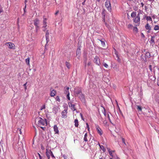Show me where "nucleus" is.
<instances>
[{
  "mask_svg": "<svg viewBox=\"0 0 159 159\" xmlns=\"http://www.w3.org/2000/svg\"><path fill=\"white\" fill-rule=\"evenodd\" d=\"M27 83V82H26V83L25 84L23 85V86H24V88H25V90H26L27 89V86H26Z\"/></svg>",
  "mask_w": 159,
  "mask_h": 159,
  "instance_id": "38",
  "label": "nucleus"
},
{
  "mask_svg": "<svg viewBox=\"0 0 159 159\" xmlns=\"http://www.w3.org/2000/svg\"><path fill=\"white\" fill-rule=\"evenodd\" d=\"M102 18L103 19V21L104 22H105V16L106 15V11L104 9H103L102 10Z\"/></svg>",
  "mask_w": 159,
  "mask_h": 159,
  "instance_id": "11",
  "label": "nucleus"
},
{
  "mask_svg": "<svg viewBox=\"0 0 159 159\" xmlns=\"http://www.w3.org/2000/svg\"><path fill=\"white\" fill-rule=\"evenodd\" d=\"M122 142L125 145H126V144L125 143V139H124V138H122Z\"/></svg>",
  "mask_w": 159,
  "mask_h": 159,
  "instance_id": "37",
  "label": "nucleus"
},
{
  "mask_svg": "<svg viewBox=\"0 0 159 159\" xmlns=\"http://www.w3.org/2000/svg\"><path fill=\"white\" fill-rule=\"evenodd\" d=\"M80 49V48H78L77 49L76 51V55L78 56L79 57H80V55L81 54V51Z\"/></svg>",
  "mask_w": 159,
  "mask_h": 159,
  "instance_id": "19",
  "label": "nucleus"
},
{
  "mask_svg": "<svg viewBox=\"0 0 159 159\" xmlns=\"http://www.w3.org/2000/svg\"><path fill=\"white\" fill-rule=\"evenodd\" d=\"M110 159H113L112 158H110Z\"/></svg>",
  "mask_w": 159,
  "mask_h": 159,
  "instance_id": "63",
  "label": "nucleus"
},
{
  "mask_svg": "<svg viewBox=\"0 0 159 159\" xmlns=\"http://www.w3.org/2000/svg\"><path fill=\"white\" fill-rule=\"evenodd\" d=\"M75 92L77 94L81 93V90L80 88H77L75 89Z\"/></svg>",
  "mask_w": 159,
  "mask_h": 159,
  "instance_id": "12",
  "label": "nucleus"
},
{
  "mask_svg": "<svg viewBox=\"0 0 159 159\" xmlns=\"http://www.w3.org/2000/svg\"><path fill=\"white\" fill-rule=\"evenodd\" d=\"M75 125L76 127H78L79 125V122L78 120L77 119H76L75 120Z\"/></svg>",
  "mask_w": 159,
  "mask_h": 159,
  "instance_id": "21",
  "label": "nucleus"
},
{
  "mask_svg": "<svg viewBox=\"0 0 159 159\" xmlns=\"http://www.w3.org/2000/svg\"><path fill=\"white\" fill-rule=\"evenodd\" d=\"M35 122L36 124L43 129V126L47 125L46 120L44 118H37L35 119Z\"/></svg>",
  "mask_w": 159,
  "mask_h": 159,
  "instance_id": "1",
  "label": "nucleus"
},
{
  "mask_svg": "<svg viewBox=\"0 0 159 159\" xmlns=\"http://www.w3.org/2000/svg\"><path fill=\"white\" fill-rule=\"evenodd\" d=\"M131 16L133 18V22L134 23L137 24L136 26H139L140 24V14L138 13L136 15V12H133L131 14Z\"/></svg>",
  "mask_w": 159,
  "mask_h": 159,
  "instance_id": "2",
  "label": "nucleus"
},
{
  "mask_svg": "<svg viewBox=\"0 0 159 159\" xmlns=\"http://www.w3.org/2000/svg\"><path fill=\"white\" fill-rule=\"evenodd\" d=\"M126 26L127 28L129 30H131L132 29L133 27V25L131 24H129L127 25Z\"/></svg>",
  "mask_w": 159,
  "mask_h": 159,
  "instance_id": "20",
  "label": "nucleus"
},
{
  "mask_svg": "<svg viewBox=\"0 0 159 159\" xmlns=\"http://www.w3.org/2000/svg\"><path fill=\"white\" fill-rule=\"evenodd\" d=\"M3 12V10L2 9V8L1 5H0V13H1Z\"/></svg>",
  "mask_w": 159,
  "mask_h": 159,
  "instance_id": "42",
  "label": "nucleus"
},
{
  "mask_svg": "<svg viewBox=\"0 0 159 159\" xmlns=\"http://www.w3.org/2000/svg\"><path fill=\"white\" fill-rule=\"evenodd\" d=\"M107 150H108V151L109 152H111V151H110V149L108 148H107Z\"/></svg>",
  "mask_w": 159,
  "mask_h": 159,
  "instance_id": "57",
  "label": "nucleus"
},
{
  "mask_svg": "<svg viewBox=\"0 0 159 159\" xmlns=\"http://www.w3.org/2000/svg\"><path fill=\"white\" fill-rule=\"evenodd\" d=\"M108 119L110 121V118L109 117V114H108Z\"/></svg>",
  "mask_w": 159,
  "mask_h": 159,
  "instance_id": "54",
  "label": "nucleus"
},
{
  "mask_svg": "<svg viewBox=\"0 0 159 159\" xmlns=\"http://www.w3.org/2000/svg\"><path fill=\"white\" fill-rule=\"evenodd\" d=\"M67 110L66 109H64L61 112L62 118L65 119L67 117Z\"/></svg>",
  "mask_w": 159,
  "mask_h": 159,
  "instance_id": "5",
  "label": "nucleus"
},
{
  "mask_svg": "<svg viewBox=\"0 0 159 159\" xmlns=\"http://www.w3.org/2000/svg\"><path fill=\"white\" fill-rule=\"evenodd\" d=\"M30 58L29 57L27 58L25 60L26 63L29 66L30 65Z\"/></svg>",
  "mask_w": 159,
  "mask_h": 159,
  "instance_id": "23",
  "label": "nucleus"
},
{
  "mask_svg": "<svg viewBox=\"0 0 159 159\" xmlns=\"http://www.w3.org/2000/svg\"><path fill=\"white\" fill-rule=\"evenodd\" d=\"M68 105L69 107H70L71 110L73 111H74L76 110L75 104H73L71 102H70L68 103Z\"/></svg>",
  "mask_w": 159,
  "mask_h": 159,
  "instance_id": "7",
  "label": "nucleus"
},
{
  "mask_svg": "<svg viewBox=\"0 0 159 159\" xmlns=\"http://www.w3.org/2000/svg\"><path fill=\"white\" fill-rule=\"evenodd\" d=\"M116 159H120L118 157H117L116 158Z\"/></svg>",
  "mask_w": 159,
  "mask_h": 159,
  "instance_id": "60",
  "label": "nucleus"
},
{
  "mask_svg": "<svg viewBox=\"0 0 159 159\" xmlns=\"http://www.w3.org/2000/svg\"><path fill=\"white\" fill-rule=\"evenodd\" d=\"M133 28L134 31H135L136 32H138V29L136 27H133Z\"/></svg>",
  "mask_w": 159,
  "mask_h": 159,
  "instance_id": "32",
  "label": "nucleus"
},
{
  "mask_svg": "<svg viewBox=\"0 0 159 159\" xmlns=\"http://www.w3.org/2000/svg\"><path fill=\"white\" fill-rule=\"evenodd\" d=\"M157 84L159 86V81L157 82Z\"/></svg>",
  "mask_w": 159,
  "mask_h": 159,
  "instance_id": "59",
  "label": "nucleus"
},
{
  "mask_svg": "<svg viewBox=\"0 0 159 159\" xmlns=\"http://www.w3.org/2000/svg\"><path fill=\"white\" fill-rule=\"evenodd\" d=\"M91 63L90 61H89V62H88L87 65L88 66H89L91 65Z\"/></svg>",
  "mask_w": 159,
  "mask_h": 159,
  "instance_id": "49",
  "label": "nucleus"
},
{
  "mask_svg": "<svg viewBox=\"0 0 159 159\" xmlns=\"http://www.w3.org/2000/svg\"><path fill=\"white\" fill-rule=\"evenodd\" d=\"M56 100L58 101V102H60V101L59 97L58 96H57L56 98Z\"/></svg>",
  "mask_w": 159,
  "mask_h": 159,
  "instance_id": "39",
  "label": "nucleus"
},
{
  "mask_svg": "<svg viewBox=\"0 0 159 159\" xmlns=\"http://www.w3.org/2000/svg\"><path fill=\"white\" fill-rule=\"evenodd\" d=\"M56 92L55 90L53 89L52 91H51L50 93V95L51 97H54V96L56 94Z\"/></svg>",
  "mask_w": 159,
  "mask_h": 159,
  "instance_id": "17",
  "label": "nucleus"
},
{
  "mask_svg": "<svg viewBox=\"0 0 159 159\" xmlns=\"http://www.w3.org/2000/svg\"><path fill=\"white\" fill-rule=\"evenodd\" d=\"M145 28L146 30H148V33H150V30H151V28L150 26L149 25L148 23H147L145 26Z\"/></svg>",
  "mask_w": 159,
  "mask_h": 159,
  "instance_id": "10",
  "label": "nucleus"
},
{
  "mask_svg": "<svg viewBox=\"0 0 159 159\" xmlns=\"http://www.w3.org/2000/svg\"><path fill=\"white\" fill-rule=\"evenodd\" d=\"M9 45V48L10 49H13V47L15 46V45L12 43L10 42L6 43H5V45H7V44Z\"/></svg>",
  "mask_w": 159,
  "mask_h": 159,
  "instance_id": "13",
  "label": "nucleus"
},
{
  "mask_svg": "<svg viewBox=\"0 0 159 159\" xmlns=\"http://www.w3.org/2000/svg\"><path fill=\"white\" fill-rule=\"evenodd\" d=\"M87 133H85V135H84V140L85 141V142H87L88 141V139H87Z\"/></svg>",
  "mask_w": 159,
  "mask_h": 159,
  "instance_id": "24",
  "label": "nucleus"
},
{
  "mask_svg": "<svg viewBox=\"0 0 159 159\" xmlns=\"http://www.w3.org/2000/svg\"><path fill=\"white\" fill-rule=\"evenodd\" d=\"M39 20L38 18L35 19L34 20V24L35 26H39Z\"/></svg>",
  "mask_w": 159,
  "mask_h": 159,
  "instance_id": "9",
  "label": "nucleus"
},
{
  "mask_svg": "<svg viewBox=\"0 0 159 159\" xmlns=\"http://www.w3.org/2000/svg\"><path fill=\"white\" fill-rule=\"evenodd\" d=\"M86 125H87V127L88 125H89L88 123H86Z\"/></svg>",
  "mask_w": 159,
  "mask_h": 159,
  "instance_id": "61",
  "label": "nucleus"
},
{
  "mask_svg": "<svg viewBox=\"0 0 159 159\" xmlns=\"http://www.w3.org/2000/svg\"><path fill=\"white\" fill-rule=\"evenodd\" d=\"M26 5H25V7H24V13L26 11V10H25V9H26Z\"/></svg>",
  "mask_w": 159,
  "mask_h": 159,
  "instance_id": "48",
  "label": "nucleus"
},
{
  "mask_svg": "<svg viewBox=\"0 0 159 159\" xmlns=\"http://www.w3.org/2000/svg\"><path fill=\"white\" fill-rule=\"evenodd\" d=\"M87 128H88V130H89V125H88L87 127Z\"/></svg>",
  "mask_w": 159,
  "mask_h": 159,
  "instance_id": "58",
  "label": "nucleus"
},
{
  "mask_svg": "<svg viewBox=\"0 0 159 159\" xmlns=\"http://www.w3.org/2000/svg\"><path fill=\"white\" fill-rule=\"evenodd\" d=\"M104 108V111L103 112V113L104 114V115L105 116H106V110L105 109V108Z\"/></svg>",
  "mask_w": 159,
  "mask_h": 159,
  "instance_id": "46",
  "label": "nucleus"
},
{
  "mask_svg": "<svg viewBox=\"0 0 159 159\" xmlns=\"http://www.w3.org/2000/svg\"><path fill=\"white\" fill-rule=\"evenodd\" d=\"M27 2V0H25V5H26V2Z\"/></svg>",
  "mask_w": 159,
  "mask_h": 159,
  "instance_id": "52",
  "label": "nucleus"
},
{
  "mask_svg": "<svg viewBox=\"0 0 159 159\" xmlns=\"http://www.w3.org/2000/svg\"><path fill=\"white\" fill-rule=\"evenodd\" d=\"M58 11H56L55 12V15H57L58 14Z\"/></svg>",
  "mask_w": 159,
  "mask_h": 159,
  "instance_id": "56",
  "label": "nucleus"
},
{
  "mask_svg": "<svg viewBox=\"0 0 159 159\" xmlns=\"http://www.w3.org/2000/svg\"><path fill=\"white\" fill-rule=\"evenodd\" d=\"M66 65L68 69H70V64L69 62L66 61Z\"/></svg>",
  "mask_w": 159,
  "mask_h": 159,
  "instance_id": "26",
  "label": "nucleus"
},
{
  "mask_svg": "<svg viewBox=\"0 0 159 159\" xmlns=\"http://www.w3.org/2000/svg\"><path fill=\"white\" fill-rule=\"evenodd\" d=\"M43 31H45L46 30V28L47 27V24H43Z\"/></svg>",
  "mask_w": 159,
  "mask_h": 159,
  "instance_id": "28",
  "label": "nucleus"
},
{
  "mask_svg": "<svg viewBox=\"0 0 159 159\" xmlns=\"http://www.w3.org/2000/svg\"><path fill=\"white\" fill-rule=\"evenodd\" d=\"M100 41L101 42V44H102V47H105V42L104 41H102V40H100Z\"/></svg>",
  "mask_w": 159,
  "mask_h": 159,
  "instance_id": "31",
  "label": "nucleus"
},
{
  "mask_svg": "<svg viewBox=\"0 0 159 159\" xmlns=\"http://www.w3.org/2000/svg\"><path fill=\"white\" fill-rule=\"evenodd\" d=\"M65 90L64 91V93L65 94H67L68 93H69V87H65Z\"/></svg>",
  "mask_w": 159,
  "mask_h": 159,
  "instance_id": "18",
  "label": "nucleus"
},
{
  "mask_svg": "<svg viewBox=\"0 0 159 159\" xmlns=\"http://www.w3.org/2000/svg\"><path fill=\"white\" fill-rule=\"evenodd\" d=\"M137 109L139 111H142V108L141 106H137Z\"/></svg>",
  "mask_w": 159,
  "mask_h": 159,
  "instance_id": "29",
  "label": "nucleus"
},
{
  "mask_svg": "<svg viewBox=\"0 0 159 159\" xmlns=\"http://www.w3.org/2000/svg\"><path fill=\"white\" fill-rule=\"evenodd\" d=\"M19 134H21L22 132L21 131V129H19Z\"/></svg>",
  "mask_w": 159,
  "mask_h": 159,
  "instance_id": "50",
  "label": "nucleus"
},
{
  "mask_svg": "<svg viewBox=\"0 0 159 159\" xmlns=\"http://www.w3.org/2000/svg\"><path fill=\"white\" fill-rule=\"evenodd\" d=\"M51 156L52 157L55 158V157L52 153V152H51Z\"/></svg>",
  "mask_w": 159,
  "mask_h": 159,
  "instance_id": "45",
  "label": "nucleus"
},
{
  "mask_svg": "<svg viewBox=\"0 0 159 159\" xmlns=\"http://www.w3.org/2000/svg\"><path fill=\"white\" fill-rule=\"evenodd\" d=\"M99 145L101 149L102 150L103 152H105V149L104 148V146L102 145H101L100 144H99Z\"/></svg>",
  "mask_w": 159,
  "mask_h": 159,
  "instance_id": "27",
  "label": "nucleus"
},
{
  "mask_svg": "<svg viewBox=\"0 0 159 159\" xmlns=\"http://www.w3.org/2000/svg\"><path fill=\"white\" fill-rule=\"evenodd\" d=\"M53 129L54 131L55 132V134H58L59 133V130L58 129V128L57 125H55L54 126Z\"/></svg>",
  "mask_w": 159,
  "mask_h": 159,
  "instance_id": "14",
  "label": "nucleus"
},
{
  "mask_svg": "<svg viewBox=\"0 0 159 159\" xmlns=\"http://www.w3.org/2000/svg\"><path fill=\"white\" fill-rule=\"evenodd\" d=\"M154 30H159V26L157 25H155L154 27Z\"/></svg>",
  "mask_w": 159,
  "mask_h": 159,
  "instance_id": "25",
  "label": "nucleus"
},
{
  "mask_svg": "<svg viewBox=\"0 0 159 159\" xmlns=\"http://www.w3.org/2000/svg\"><path fill=\"white\" fill-rule=\"evenodd\" d=\"M149 69L151 71H152V66L151 65H150L149 66Z\"/></svg>",
  "mask_w": 159,
  "mask_h": 159,
  "instance_id": "41",
  "label": "nucleus"
},
{
  "mask_svg": "<svg viewBox=\"0 0 159 159\" xmlns=\"http://www.w3.org/2000/svg\"><path fill=\"white\" fill-rule=\"evenodd\" d=\"M38 154L39 157L40 159H43L42 157L41 156V155L39 153H38Z\"/></svg>",
  "mask_w": 159,
  "mask_h": 159,
  "instance_id": "43",
  "label": "nucleus"
},
{
  "mask_svg": "<svg viewBox=\"0 0 159 159\" xmlns=\"http://www.w3.org/2000/svg\"><path fill=\"white\" fill-rule=\"evenodd\" d=\"M103 65L106 68H107L108 67V65L106 63H105Z\"/></svg>",
  "mask_w": 159,
  "mask_h": 159,
  "instance_id": "44",
  "label": "nucleus"
},
{
  "mask_svg": "<svg viewBox=\"0 0 159 159\" xmlns=\"http://www.w3.org/2000/svg\"><path fill=\"white\" fill-rule=\"evenodd\" d=\"M49 33L48 30L47 31L46 33V39L48 37Z\"/></svg>",
  "mask_w": 159,
  "mask_h": 159,
  "instance_id": "34",
  "label": "nucleus"
},
{
  "mask_svg": "<svg viewBox=\"0 0 159 159\" xmlns=\"http://www.w3.org/2000/svg\"><path fill=\"white\" fill-rule=\"evenodd\" d=\"M39 29V26H35V31L36 33H37Z\"/></svg>",
  "mask_w": 159,
  "mask_h": 159,
  "instance_id": "33",
  "label": "nucleus"
},
{
  "mask_svg": "<svg viewBox=\"0 0 159 159\" xmlns=\"http://www.w3.org/2000/svg\"><path fill=\"white\" fill-rule=\"evenodd\" d=\"M155 37L154 36H152L151 39L150 40V44L152 46L154 45L155 44V42L154 39Z\"/></svg>",
  "mask_w": 159,
  "mask_h": 159,
  "instance_id": "15",
  "label": "nucleus"
},
{
  "mask_svg": "<svg viewBox=\"0 0 159 159\" xmlns=\"http://www.w3.org/2000/svg\"><path fill=\"white\" fill-rule=\"evenodd\" d=\"M58 111V108L57 107H55L52 109V112L55 114L57 113Z\"/></svg>",
  "mask_w": 159,
  "mask_h": 159,
  "instance_id": "16",
  "label": "nucleus"
},
{
  "mask_svg": "<svg viewBox=\"0 0 159 159\" xmlns=\"http://www.w3.org/2000/svg\"><path fill=\"white\" fill-rule=\"evenodd\" d=\"M105 6L107 10L111 11V6L110 0H107L105 3Z\"/></svg>",
  "mask_w": 159,
  "mask_h": 159,
  "instance_id": "3",
  "label": "nucleus"
},
{
  "mask_svg": "<svg viewBox=\"0 0 159 159\" xmlns=\"http://www.w3.org/2000/svg\"><path fill=\"white\" fill-rule=\"evenodd\" d=\"M66 97H67V98L69 100H70V93H68L67 94Z\"/></svg>",
  "mask_w": 159,
  "mask_h": 159,
  "instance_id": "35",
  "label": "nucleus"
},
{
  "mask_svg": "<svg viewBox=\"0 0 159 159\" xmlns=\"http://www.w3.org/2000/svg\"><path fill=\"white\" fill-rule=\"evenodd\" d=\"M95 127L98 133L100 135H102L103 134V132L99 126L98 125H96Z\"/></svg>",
  "mask_w": 159,
  "mask_h": 159,
  "instance_id": "4",
  "label": "nucleus"
},
{
  "mask_svg": "<svg viewBox=\"0 0 159 159\" xmlns=\"http://www.w3.org/2000/svg\"><path fill=\"white\" fill-rule=\"evenodd\" d=\"M94 62L97 65L99 66L100 64V61L99 57L97 56H96L94 59L93 60Z\"/></svg>",
  "mask_w": 159,
  "mask_h": 159,
  "instance_id": "6",
  "label": "nucleus"
},
{
  "mask_svg": "<svg viewBox=\"0 0 159 159\" xmlns=\"http://www.w3.org/2000/svg\"><path fill=\"white\" fill-rule=\"evenodd\" d=\"M146 19L148 21H152V19L150 16H147Z\"/></svg>",
  "mask_w": 159,
  "mask_h": 159,
  "instance_id": "30",
  "label": "nucleus"
},
{
  "mask_svg": "<svg viewBox=\"0 0 159 159\" xmlns=\"http://www.w3.org/2000/svg\"><path fill=\"white\" fill-rule=\"evenodd\" d=\"M141 5H142V7H143L144 6V4L143 2H141Z\"/></svg>",
  "mask_w": 159,
  "mask_h": 159,
  "instance_id": "53",
  "label": "nucleus"
},
{
  "mask_svg": "<svg viewBox=\"0 0 159 159\" xmlns=\"http://www.w3.org/2000/svg\"><path fill=\"white\" fill-rule=\"evenodd\" d=\"M47 19L45 18L44 16L43 17V24H47Z\"/></svg>",
  "mask_w": 159,
  "mask_h": 159,
  "instance_id": "22",
  "label": "nucleus"
},
{
  "mask_svg": "<svg viewBox=\"0 0 159 159\" xmlns=\"http://www.w3.org/2000/svg\"><path fill=\"white\" fill-rule=\"evenodd\" d=\"M80 116H81V119L82 120H84V119L83 118V115H82V114L81 113H80Z\"/></svg>",
  "mask_w": 159,
  "mask_h": 159,
  "instance_id": "47",
  "label": "nucleus"
},
{
  "mask_svg": "<svg viewBox=\"0 0 159 159\" xmlns=\"http://www.w3.org/2000/svg\"><path fill=\"white\" fill-rule=\"evenodd\" d=\"M99 159H103L102 157H100Z\"/></svg>",
  "mask_w": 159,
  "mask_h": 159,
  "instance_id": "62",
  "label": "nucleus"
},
{
  "mask_svg": "<svg viewBox=\"0 0 159 159\" xmlns=\"http://www.w3.org/2000/svg\"><path fill=\"white\" fill-rule=\"evenodd\" d=\"M45 105H43L41 107L40 109L41 110H42L43 109H45Z\"/></svg>",
  "mask_w": 159,
  "mask_h": 159,
  "instance_id": "40",
  "label": "nucleus"
},
{
  "mask_svg": "<svg viewBox=\"0 0 159 159\" xmlns=\"http://www.w3.org/2000/svg\"><path fill=\"white\" fill-rule=\"evenodd\" d=\"M51 151L50 150H48L47 149L46 154L48 159H50V156L51 153Z\"/></svg>",
  "mask_w": 159,
  "mask_h": 159,
  "instance_id": "8",
  "label": "nucleus"
},
{
  "mask_svg": "<svg viewBox=\"0 0 159 159\" xmlns=\"http://www.w3.org/2000/svg\"><path fill=\"white\" fill-rule=\"evenodd\" d=\"M85 1V0H84V1L82 3V4L83 5H84V4Z\"/></svg>",
  "mask_w": 159,
  "mask_h": 159,
  "instance_id": "55",
  "label": "nucleus"
},
{
  "mask_svg": "<svg viewBox=\"0 0 159 159\" xmlns=\"http://www.w3.org/2000/svg\"><path fill=\"white\" fill-rule=\"evenodd\" d=\"M63 157H64V159H66V158H67V157H66V155H64L63 156Z\"/></svg>",
  "mask_w": 159,
  "mask_h": 159,
  "instance_id": "51",
  "label": "nucleus"
},
{
  "mask_svg": "<svg viewBox=\"0 0 159 159\" xmlns=\"http://www.w3.org/2000/svg\"><path fill=\"white\" fill-rule=\"evenodd\" d=\"M114 151H111V152H109V154L110 155V156H111L112 157H113V156L112 155V152H114Z\"/></svg>",
  "mask_w": 159,
  "mask_h": 159,
  "instance_id": "36",
  "label": "nucleus"
}]
</instances>
